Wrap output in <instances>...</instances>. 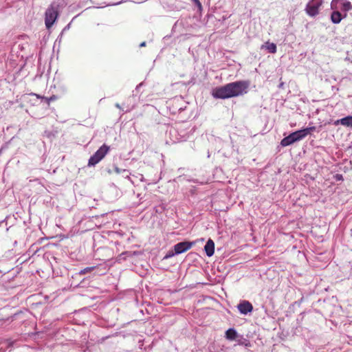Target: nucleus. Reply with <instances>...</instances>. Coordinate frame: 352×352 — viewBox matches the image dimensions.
<instances>
[{
    "mask_svg": "<svg viewBox=\"0 0 352 352\" xmlns=\"http://www.w3.org/2000/svg\"><path fill=\"white\" fill-rule=\"evenodd\" d=\"M336 177H337L338 179H340L342 177V176L341 175H337Z\"/></svg>",
    "mask_w": 352,
    "mask_h": 352,
    "instance_id": "obj_21",
    "label": "nucleus"
},
{
    "mask_svg": "<svg viewBox=\"0 0 352 352\" xmlns=\"http://www.w3.org/2000/svg\"><path fill=\"white\" fill-rule=\"evenodd\" d=\"M342 19V16L339 11H333L331 14V20L333 23L338 24Z\"/></svg>",
    "mask_w": 352,
    "mask_h": 352,
    "instance_id": "obj_10",
    "label": "nucleus"
},
{
    "mask_svg": "<svg viewBox=\"0 0 352 352\" xmlns=\"http://www.w3.org/2000/svg\"><path fill=\"white\" fill-rule=\"evenodd\" d=\"M316 130L315 126L307 127L301 130L296 131L290 133L288 136L284 138L280 144L282 146H287L296 142L300 141L305 138L307 135Z\"/></svg>",
    "mask_w": 352,
    "mask_h": 352,
    "instance_id": "obj_2",
    "label": "nucleus"
},
{
    "mask_svg": "<svg viewBox=\"0 0 352 352\" xmlns=\"http://www.w3.org/2000/svg\"><path fill=\"white\" fill-rule=\"evenodd\" d=\"M95 268H96L95 266L85 267V268L81 270L80 271L79 274L80 275L86 274L87 273H89V272H92Z\"/></svg>",
    "mask_w": 352,
    "mask_h": 352,
    "instance_id": "obj_13",
    "label": "nucleus"
},
{
    "mask_svg": "<svg viewBox=\"0 0 352 352\" xmlns=\"http://www.w3.org/2000/svg\"><path fill=\"white\" fill-rule=\"evenodd\" d=\"M322 0H311L306 6L305 12L311 17H314L319 14L320 8L322 5Z\"/></svg>",
    "mask_w": 352,
    "mask_h": 352,
    "instance_id": "obj_5",
    "label": "nucleus"
},
{
    "mask_svg": "<svg viewBox=\"0 0 352 352\" xmlns=\"http://www.w3.org/2000/svg\"><path fill=\"white\" fill-rule=\"evenodd\" d=\"M283 83L282 82L280 84L279 87H283Z\"/></svg>",
    "mask_w": 352,
    "mask_h": 352,
    "instance_id": "obj_23",
    "label": "nucleus"
},
{
    "mask_svg": "<svg viewBox=\"0 0 352 352\" xmlns=\"http://www.w3.org/2000/svg\"><path fill=\"white\" fill-rule=\"evenodd\" d=\"M249 86L248 81H236L214 89L212 94L214 98L220 99L236 97L246 94Z\"/></svg>",
    "mask_w": 352,
    "mask_h": 352,
    "instance_id": "obj_1",
    "label": "nucleus"
},
{
    "mask_svg": "<svg viewBox=\"0 0 352 352\" xmlns=\"http://www.w3.org/2000/svg\"><path fill=\"white\" fill-rule=\"evenodd\" d=\"M146 45V42H142L140 43V47H144Z\"/></svg>",
    "mask_w": 352,
    "mask_h": 352,
    "instance_id": "obj_19",
    "label": "nucleus"
},
{
    "mask_svg": "<svg viewBox=\"0 0 352 352\" xmlns=\"http://www.w3.org/2000/svg\"><path fill=\"white\" fill-rule=\"evenodd\" d=\"M58 13L57 9L51 5L45 11V23L47 29H50L58 17Z\"/></svg>",
    "mask_w": 352,
    "mask_h": 352,
    "instance_id": "obj_4",
    "label": "nucleus"
},
{
    "mask_svg": "<svg viewBox=\"0 0 352 352\" xmlns=\"http://www.w3.org/2000/svg\"><path fill=\"white\" fill-rule=\"evenodd\" d=\"M237 337L238 333L233 328H230L226 331V338L229 340H234Z\"/></svg>",
    "mask_w": 352,
    "mask_h": 352,
    "instance_id": "obj_11",
    "label": "nucleus"
},
{
    "mask_svg": "<svg viewBox=\"0 0 352 352\" xmlns=\"http://www.w3.org/2000/svg\"><path fill=\"white\" fill-rule=\"evenodd\" d=\"M194 243V242L183 241L175 244L173 246L175 254H179L186 252L192 248Z\"/></svg>",
    "mask_w": 352,
    "mask_h": 352,
    "instance_id": "obj_6",
    "label": "nucleus"
},
{
    "mask_svg": "<svg viewBox=\"0 0 352 352\" xmlns=\"http://www.w3.org/2000/svg\"><path fill=\"white\" fill-rule=\"evenodd\" d=\"M177 254H175V250L174 251H169L167 254L164 256V258H170L175 255H177Z\"/></svg>",
    "mask_w": 352,
    "mask_h": 352,
    "instance_id": "obj_16",
    "label": "nucleus"
},
{
    "mask_svg": "<svg viewBox=\"0 0 352 352\" xmlns=\"http://www.w3.org/2000/svg\"><path fill=\"white\" fill-rule=\"evenodd\" d=\"M115 106H116L118 109H121V107H120V105L118 103H116V104H115Z\"/></svg>",
    "mask_w": 352,
    "mask_h": 352,
    "instance_id": "obj_20",
    "label": "nucleus"
},
{
    "mask_svg": "<svg viewBox=\"0 0 352 352\" xmlns=\"http://www.w3.org/2000/svg\"><path fill=\"white\" fill-rule=\"evenodd\" d=\"M237 308L239 312L242 314L247 315L248 313H250L253 310L252 305L247 300H243L238 305Z\"/></svg>",
    "mask_w": 352,
    "mask_h": 352,
    "instance_id": "obj_7",
    "label": "nucleus"
},
{
    "mask_svg": "<svg viewBox=\"0 0 352 352\" xmlns=\"http://www.w3.org/2000/svg\"><path fill=\"white\" fill-rule=\"evenodd\" d=\"M109 151V147L103 144L99 149L89 158L88 162L89 166H94L100 162Z\"/></svg>",
    "mask_w": 352,
    "mask_h": 352,
    "instance_id": "obj_3",
    "label": "nucleus"
},
{
    "mask_svg": "<svg viewBox=\"0 0 352 352\" xmlns=\"http://www.w3.org/2000/svg\"><path fill=\"white\" fill-rule=\"evenodd\" d=\"M336 124H340L343 126L352 127V116H349L336 121Z\"/></svg>",
    "mask_w": 352,
    "mask_h": 352,
    "instance_id": "obj_9",
    "label": "nucleus"
},
{
    "mask_svg": "<svg viewBox=\"0 0 352 352\" xmlns=\"http://www.w3.org/2000/svg\"><path fill=\"white\" fill-rule=\"evenodd\" d=\"M57 97L54 95L52 96L50 98H47V102L50 103L51 101H54L56 100Z\"/></svg>",
    "mask_w": 352,
    "mask_h": 352,
    "instance_id": "obj_18",
    "label": "nucleus"
},
{
    "mask_svg": "<svg viewBox=\"0 0 352 352\" xmlns=\"http://www.w3.org/2000/svg\"><path fill=\"white\" fill-rule=\"evenodd\" d=\"M115 171H116V173L120 174V173H124L126 170L125 169L122 170V169H120L118 167H116L115 168Z\"/></svg>",
    "mask_w": 352,
    "mask_h": 352,
    "instance_id": "obj_17",
    "label": "nucleus"
},
{
    "mask_svg": "<svg viewBox=\"0 0 352 352\" xmlns=\"http://www.w3.org/2000/svg\"><path fill=\"white\" fill-rule=\"evenodd\" d=\"M204 250L208 256H211L214 252V243L212 239H208L206 242Z\"/></svg>",
    "mask_w": 352,
    "mask_h": 352,
    "instance_id": "obj_8",
    "label": "nucleus"
},
{
    "mask_svg": "<svg viewBox=\"0 0 352 352\" xmlns=\"http://www.w3.org/2000/svg\"><path fill=\"white\" fill-rule=\"evenodd\" d=\"M265 47L268 50L269 52L274 54L276 52V45L273 43L267 42L265 45L262 46V48Z\"/></svg>",
    "mask_w": 352,
    "mask_h": 352,
    "instance_id": "obj_12",
    "label": "nucleus"
},
{
    "mask_svg": "<svg viewBox=\"0 0 352 352\" xmlns=\"http://www.w3.org/2000/svg\"><path fill=\"white\" fill-rule=\"evenodd\" d=\"M342 10L344 11H349L352 10V5L349 1H345L342 4Z\"/></svg>",
    "mask_w": 352,
    "mask_h": 352,
    "instance_id": "obj_14",
    "label": "nucleus"
},
{
    "mask_svg": "<svg viewBox=\"0 0 352 352\" xmlns=\"http://www.w3.org/2000/svg\"><path fill=\"white\" fill-rule=\"evenodd\" d=\"M195 4L197 6L199 11L202 10V6L201 2L199 0H192Z\"/></svg>",
    "mask_w": 352,
    "mask_h": 352,
    "instance_id": "obj_15",
    "label": "nucleus"
},
{
    "mask_svg": "<svg viewBox=\"0 0 352 352\" xmlns=\"http://www.w3.org/2000/svg\"><path fill=\"white\" fill-rule=\"evenodd\" d=\"M142 83H140V84L137 86L136 89H138V87H140V86H142Z\"/></svg>",
    "mask_w": 352,
    "mask_h": 352,
    "instance_id": "obj_22",
    "label": "nucleus"
}]
</instances>
